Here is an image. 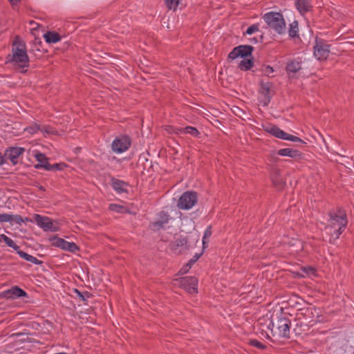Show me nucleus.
Listing matches in <instances>:
<instances>
[{"label":"nucleus","mask_w":354,"mask_h":354,"mask_svg":"<svg viewBox=\"0 0 354 354\" xmlns=\"http://www.w3.org/2000/svg\"><path fill=\"white\" fill-rule=\"evenodd\" d=\"M180 0H165V4L169 10H176Z\"/></svg>","instance_id":"31"},{"label":"nucleus","mask_w":354,"mask_h":354,"mask_svg":"<svg viewBox=\"0 0 354 354\" xmlns=\"http://www.w3.org/2000/svg\"><path fill=\"white\" fill-rule=\"evenodd\" d=\"M25 151V149L19 147H12L6 149L5 151V157L7 160H10L13 165H17L19 162V157Z\"/></svg>","instance_id":"13"},{"label":"nucleus","mask_w":354,"mask_h":354,"mask_svg":"<svg viewBox=\"0 0 354 354\" xmlns=\"http://www.w3.org/2000/svg\"><path fill=\"white\" fill-rule=\"evenodd\" d=\"M259 30V26L258 24H253L250 26L246 30V33L248 35H252L255 32H257Z\"/></svg>","instance_id":"41"},{"label":"nucleus","mask_w":354,"mask_h":354,"mask_svg":"<svg viewBox=\"0 0 354 354\" xmlns=\"http://www.w3.org/2000/svg\"><path fill=\"white\" fill-rule=\"evenodd\" d=\"M12 214H0V223H10Z\"/></svg>","instance_id":"40"},{"label":"nucleus","mask_w":354,"mask_h":354,"mask_svg":"<svg viewBox=\"0 0 354 354\" xmlns=\"http://www.w3.org/2000/svg\"><path fill=\"white\" fill-rule=\"evenodd\" d=\"M329 216L330 218L326 230L330 234V239L336 240L347 226L346 214L342 208L339 207L336 210L331 211L329 213Z\"/></svg>","instance_id":"1"},{"label":"nucleus","mask_w":354,"mask_h":354,"mask_svg":"<svg viewBox=\"0 0 354 354\" xmlns=\"http://www.w3.org/2000/svg\"><path fill=\"white\" fill-rule=\"evenodd\" d=\"M6 160L5 154L2 155V153H0V165H3L6 162Z\"/></svg>","instance_id":"46"},{"label":"nucleus","mask_w":354,"mask_h":354,"mask_svg":"<svg viewBox=\"0 0 354 354\" xmlns=\"http://www.w3.org/2000/svg\"><path fill=\"white\" fill-rule=\"evenodd\" d=\"M290 251L292 254H297L303 250V243L298 239H292L289 243Z\"/></svg>","instance_id":"22"},{"label":"nucleus","mask_w":354,"mask_h":354,"mask_svg":"<svg viewBox=\"0 0 354 354\" xmlns=\"http://www.w3.org/2000/svg\"><path fill=\"white\" fill-rule=\"evenodd\" d=\"M301 68V62L297 60H292L289 62L286 67V70L288 73H296Z\"/></svg>","instance_id":"24"},{"label":"nucleus","mask_w":354,"mask_h":354,"mask_svg":"<svg viewBox=\"0 0 354 354\" xmlns=\"http://www.w3.org/2000/svg\"><path fill=\"white\" fill-rule=\"evenodd\" d=\"M253 66V61L251 59H244L239 64V68L242 71H248Z\"/></svg>","instance_id":"30"},{"label":"nucleus","mask_w":354,"mask_h":354,"mask_svg":"<svg viewBox=\"0 0 354 354\" xmlns=\"http://www.w3.org/2000/svg\"><path fill=\"white\" fill-rule=\"evenodd\" d=\"M212 235V232L210 230V227H208L204 233L203 237V248L205 247V245L208 243V239Z\"/></svg>","instance_id":"37"},{"label":"nucleus","mask_w":354,"mask_h":354,"mask_svg":"<svg viewBox=\"0 0 354 354\" xmlns=\"http://www.w3.org/2000/svg\"><path fill=\"white\" fill-rule=\"evenodd\" d=\"M253 39L254 40V41H255V42H257V39L254 38Z\"/></svg>","instance_id":"50"},{"label":"nucleus","mask_w":354,"mask_h":354,"mask_svg":"<svg viewBox=\"0 0 354 354\" xmlns=\"http://www.w3.org/2000/svg\"><path fill=\"white\" fill-rule=\"evenodd\" d=\"M34 219L37 224L44 229L45 231H53V223L52 221L46 216H41L39 214H35Z\"/></svg>","instance_id":"14"},{"label":"nucleus","mask_w":354,"mask_h":354,"mask_svg":"<svg viewBox=\"0 0 354 354\" xmlns=\"http://www.w3.org/2000/svg\"><path fill=\"white\" fill-rule=\"evenodd\" d=\"M177 129V128H174V127H167V131L169 133H174V134H176V133H175V131L174 130V129Z\"/></svg>","instance_id":"47"},{"label":"nucleus","mask_w":354,"mask_h":354,"mask_svg":"<svg viewBox=\"0 0 354 354\" xmlns=\"http://www.w3.org/2000/svg\"><path fill=\"white\" fill-rule=\"evenodd\" d=\"M109 209L111 211L115 212L118 213H121L123 212V209H124V207L123 206L118 205V204L111 203L109 205Z\"/></svg>","instance_id":"35"},{"label":"nucleus","mask_w":354,"mask_h":354,"mask_svg":"<svg viewBox=\"0 0 354 354\" xmlns=\"http://www.w3.org/2000/svg\"><path fill=\"white\" fill-rule=\"evenodd\" d=\"M40 131L47 134H53L55 132V131L51 127L47 126L40 127Z\"/></svg>","instance_id":"42"},{"label":"nucleus","mask_w":354,"mask_h":354,"mask_svg":"<svg viewBox=\"0 0 354 354\" xmlns=\"http://www.w3.org/2000/svg\"><path fill=\"white\" fill-rule=\"evenodd\" d=\"M17 252L20 256V257H21V258L24 259L25 260H26L29 262H31L34 264L38 265L41 263V261H39V259H37L36 257H35L30 254H28L26 253L25 252L20 250L19 249L18 250V251H17Z\"/></svg>","instance_id":"28"},{"label":"nucleus","mask_w":354,"mask_h":354,"mask_svg":"<svg viewBox=\"0 0 354 354\" xmlns=\"http://www.w3.org/2000/svg\"><path fill=\"white\" fill-rule=\"evenodd\" d=\"M295 6L299 13L302 15H306L307 12L312 11L313 5L310 0H297Z\"/></svg>","instance_id":"17"},{"label":"nucleus","mask_w":354,"mask_h":354,"mask_svg":"<svg viewBox=\"0 0 354 354\" xmlns=\"http://www.w3.org/2000/svg\"><path fill=\"white\" fill-rule=\"evenodd\" d=\"M198 201V196L196 192L193 191H187L184 192L180 197L177 206L180 209H190Z\"/></svg>","instance_id":"5"},{"label":"nucleus","mask_w":354,"mask_h":354,"mask_svg":"<svg viewBox=\"0 0 354 354\" xmlns=\"http://www.w3.org/2000/svg\"><path fill=\"white\" fill-rule=\"evenodd\" d=\"M75 292L77 293V295L79 296V297L82 300V301H86V297H88V292H85V293H82L80 292L79 290H77V289L75 290Z\"/></svg>","instance_id":"43"},{"label":"nucleus","mask_w":354,"mask_h":354,"mask_svg":"<svg viewBox=\"0 0 354 354\" xmlns=\"http://www.w3.org/2000/svg\"><path fill=\"white\" fill-rule=\"evenodd\" d=\"M27 293L19 287L15 286L10 289L0 292V299H15L19 297H26Z\"/></svg>","instance_id":"11"},{"label":"nucleus","mask_w":354,"mask_h":354,"mask_svg":"<svg viewBox=\"0 0 354 354\" xmlns=\"http://www.w3.org/2000/svg\"><path fill=\"white\" fill-rule=\"evenodd\" d=\"M314 55L318 60H325L330 53V45L322 39H315Z\"/></svg>","instance_id":"6"},{"label":"nucleus","mask_w":354,"mask_h":354,"mask_svg":"<svg viewBox=\"0 0 354 354\" xmlns=\"http://www.w3.org/2000/svg\"><path fill=\"white\" fill-rule=\"evenodd\" d=\"M47 43L54 44L61 40V36L56 32L48 31L44 35Z\"/></svg>","instance_id":"23"},{"label":"nucleus","mask_w":354,"mask_h":354,"mask_svg":"<svg viewBox=\"0 0 354 354\" xmlns=\"http://www.w3.org/2000/svg\"><path fill=\"white\" fill-rule=\"evenodd\" d=\"M47 171H53V170H62L64 167H66L64 163H57L54 165H50L48 166Z\"/></svg>","instance_id":"36"},{"label":"nucleus","mask_w":354,"mask_h":354,"mask_svg":"<svg viewBox=\"0 0 354 354\" xmlns=\"http://www.w3.org/2000/svg\"><path fill=\"white\" fill-rule=\"evenodd\" d=\"M179 286L189 294L198 292V279L194 277H185L179 279Z\"/></svg>","instance_id":"8"},{"label":"nucleus","mask_w":354,"mask_h":354,"mask_svg":"<svg viewBox=\"0 0 354 354\" xmlns=\"http://www.w3.org/2000/svg\"><path fill=\"white\" fill-rule=\"evenodd\" d=\"M35 158L39 162L38 164L35 165L36 169H44L47 171L48 166L50 165L48 158L42 153L37 152L35 154Z\"/></svg>","instance_id":"19"},{"label":"nucleus","mask_w":354,"mask_h":354,"mask_svg":"<svg viewBox=\"0 0 354 354\" xmlns=\"http://www.w3.org/2000/svg\"><path fill=\"white\" fill-rule=\"evenodd\" d=\"M290 321L287 317H278L275 322L271 321L268 326L272 335L278 337L288 338L290 335Z\"/></svg>","instance_id":"4"},{"label":"nucleus","mask_w":354,"mask_h":354,"mask_svg":"<svg viewBox=\"0 0 354 354\" xmlns=\"http://www.w3.org/2000/svg\"><path fill=\"white\" fill-rule=\"evenodd\" d=\"M54 244L62 250L71 252H75L79 250L78 246L75 243L68 242L61 238L56 239Z\"/></svg>","instance_id":"15"},{"label":"nucleus","mask_w":354,"mask_h":354,"mask_svg":"<svg viewBox=\"0 0 354 354\" xmlns=\"http://www.w3.org/2000/svg\"><path fill=\"white\" fill-rule=\"evenodd\" d=\"M277 154L281 156H288L295 158L299 157L301 156L299 151L290 148H284L279 149L277 151Z\"/></svg>","instance_id":"21"},{"label":"nucleus","mask_w":354,"mask_h":354,"mask_svg":"<svg viewBox=\"0 0 354 354\" xmlns=\"http://www.w3.org/2000/svg\"><path fill=\"white\" fill-rule=\"evenodd\" d=\"M260 93L264 95L266 104L270 102L272 96L274 94L272 84L269 82H261L260 84Z\"/></svg>","instance_id":"16"},{"label":"nucleus","mask_w":354,"mask_h":354,"mask_svg":"<svg viewBox=\"0 0 354 354\" xmlns=\"http://www.w3.org/2000/svg\"><path fill=\"white\" fill-rule=\"evenodd\" d=\"M131 146V140L127 136L116 138L112 142V150L118 153L126 151Z\"/></svg>","instance_id":"9"},{"label":"nucleus","mask_w":354,"mask_h":354,"mask_svg":"<svg viewBox=\"0 0 354 354\" xmlns=\"http://www.w3.org/2000/svg\"><path fill=\"white\" fill-rule=\"evenodd\" d=\"M7 62L12 63L13 65L19 68H24L28 66L29 57L27 54L26 46L24 41L19 37L12 43V55L6 57Z\"/></svg>","instance_id":"2"},{"label":"nucleus","mask_w":354,"mask_h":354,"mask_svg":"<svg viewBox=\"0 0 354 354\" xmlns=\"http://www.w3.org/2000/svg\"><path fill=\"white\" fill-rule=\"evenodd\" d=\"M12 5H17L20 0H9Z\"/></svg>","instance_id":"48"},{"label":"nucleus","mask_w":354,"mask_h":354,"mask_svg":"<svg viewBox=\"0 0 354 354\" xmlns=\"http://www.w3.org/2000/svg\"><path fill=\"white\" fill-rule=\"evenodd\" d=\"M318 315L319 311L314 306L301 308L297 313V316L299 319H304L309 324L313 322L315 318L318 317Z\"/></svg>","instance_id":"10"},{"label":"nucleus","mask_w":354,"mask_h":354,"mask_svg":"<svg viewBox=\"0 0 354 354\" xmlns=\"http://www.w3.org/2000/svg\"><path fill=\"white\" fill-rule=\"evenodd\" d=\"M3 241L8 245V246L13 248L15 251H18L19 246H18L14 241L5 234L0 235V243Z\"/></svg>","instance_id":"29"},{"label":"nucleus","mask_w":354,"mask_h":354,"mask_svg":"<svg viewBox=\"0 0 354 354\" xmlns=\"http://www.w3.org/2000/svg\"><path fill=\"white\" fill-rule=\"evenodd\" d=\"M159 220L153 223L154 226L162 227L169 221V215L167 212L162 211L158 214Z\"/></svg>","instance_id":"26"},{"label":"nucleus","mask_w":354,"mask_h":354,"mask_svg":"<svg viewBox=\"0 0 354 354\" xmlns=\"http://www.w3.org/2000/svg\"><path fill=\"white\" fill-rule=\"evenodd\" d=\"M39 130H40V127L39 124H37L36 123L32 124L25 129V131L30 134H34Z\"/></svg>","instance_id":"33"},{"label":"nucleus","mask_w":354,"mask_h":354,"mask_svg":"<svg viewBox=\"0 0 354 354\" xmlns=\"http://www.w3.org/2000/svg\"><path fill=\"white\" fill-rule=\"evenodd\" d=\"M272 183L279 189H282L285 185L283 179L279 178L277 174L272 177Z\"/></svg>","instance_id":"32"},{"label":"nucleus","mask_w":354,"mask_h":354,"mask_svg":"<svg viewBox=\"0 0 354 354\" xmlns=\"http://www.w3.org/2000/svg\"><path fill=\"white\" fill-rule=\"evenodd\" d=\"M261 71L264 75L270 76V74H272L274 72V69L272 67L266 65L263 66L261 68Z\"/></svg>","instance_id":"38"},{"label":"nucleus","mask_w":354,"mask_h":354,"mask_svg":"<svg viewBox=\"0 0 354 354\" xmlns=\"http://www.w3.org/2000/svg\"><path fill=\"white\" fill-rule=\"evenodd\" d=\"M288 35L291 38L299 37V25L297 21L295 20L290 24L288 28Z\"/></svg>","instance_id":"27"},{"label":"nucleus","mask_w":354,"mask_h":354,"mask_svg":"<svg viewBox=\"0 0 354 354\" xmlns=\"http://www.w3.org/2000/svg\"><path fill=\"white\" fill-rule=\"evenodd\" d=\"M263 19L266 24L279 35H283L286 32V24L285 19L280 12H269L263 16Z\"/></svg>","instance_id":"3"},{"label":"nucleus","mask_w":354,"mask_h":354,"mask_svg":"<svg viewBox=\"0 0 354 354\" xmlns=\"http://www.w3.org/2000/svg\"><path fill=\"white\" fill-rule=\"evenodd\" d=\"M112 186L113 188L118 192H127V184L120 180L118 179H113L112 180Z\"/></svg>","instance_id":"25"},{"label":"nucleus","mask_w":354,"mask_h":354,"mask_svg":"<svg viewBox=\"0 0 354 354\" xmlns=\"http://www.w3.org/2000/svg\"><path fill=\"white\" fill-rule=\"evenodd\" d=\"M24 222V220L20 215L12 214L10 223H12V224L16 223V224L21 225Z\"/></svg>","instance_id":"39"},{"label":"nucleus","mask_w":354,"mask_h":354,"mask_svg":"<svg viewBox=\"0 0 354 354\" xmlns=\"http://www.w3.org/2000/svg\"><path fill=\"white\" fill-rule=\"evenodd\" d=\"M191 266L187 263L185 266H183L180 272L182 273V274H185L186 272H188V270L191 268Z\"/></svg>","instance_id":"44"},{"label":"nucleus","mask_w":354,"mask_h":354,"mask_svg":"<svg viewBox=\"0 0 354 354\" xmlns=\"http://www.w3.org/2000/svg\"><path fill=\"white\" fill-rule=\"evenodd\" d=\"M174 130L175 131V133L177 135L187 133V134H189L194 137H198L200 134L199 131H198V129L196 128H195L194 127H191V126H187L184 128H180V129H174Z\"/></svg>","instance_id":"20"},{"label":"nucleus","mask_w":354,"mask_h":354,"mask_svg":"<svg viewBox=\"0 0 354 354\" xmlns=\"http://www.w3.org/2000/svg\"><path fill=\"white\" fill-rule=\"evenodd\" d=\"M201 254H196L193 259H190L188 263L192 266L200 257Z\"/></svg>","instance_id":"45"},{"label":"nucleus","mask_w":354,"mask_h":354,"mask_svg":"<svg viewBox=\"0 0 354 354\" xmlns=\"http://www.w3.org/2000/svg\"><path fill=\"white\" fill-rule=\"evenodd\" d=\"M249 344L261 350H263L266 348V345H264L257 339H250Z\"/></svg>","instance_id":"34"},{"label":"nucleus","mask_w":354,"mask_h":354,"mask_svg":"<svg viewBox=\"0 0 354 354\" xmlns=\"http://www.w3.org/2000/svg\"><path fill=\"white\" fill-rule=\"evenodd\" d=\"M266 131L277 138L296 142H303L299 138L288 134L277 126L267 127Z\"/></svg>","instance_id":"7"},{"label":"nucleus","mask_w":354,"mask_h":354,"mask_svg":"<svg viewBox=\"0 0 354 354\" xmlns=\"http://www.w3.org/2000/svg\"><path fill=\"white\" fill-rule=\"evenodd\" d=\"M187 240L186 238H178L171 244L173 250L177 252H181L187 249Z\"/></svg>","instance_id":"18"},{"label":"nucleus","mask_w":354,"mask_h":354,"mask_svg":"<svg viewBox=\"0 0 354 354\" xmlns=\"http://www.w3.org/2000/svg\"><path fill=\"white\" fill-rule=\"evenodd\" d=\"M39 189H41V190H42V191H45L44 187H42V186H41V187H39Z\"/></svg>","instance_id":"49"},{"label":"nucleus","mask_w":354,"mask_h":354,"mask_svg":"<svg viewBox=\"0 0 354 354\" xmlns=\"http://www.w3.org/2000/svg\"><path fill=\"white\" fill-rule=\"evenodd\" d=\"M254 48L251 46H239L235 47L228 55V58L234 59L239 57H245L250 55Z\"/></svg>","instance_id":"12"}]
</instances>
